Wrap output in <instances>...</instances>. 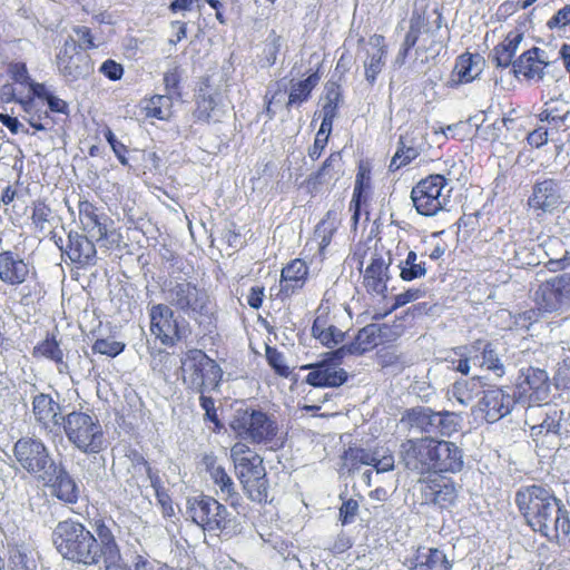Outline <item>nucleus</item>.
<instances>
[{
  "label": "nucleus",
  "instance_id": "nucleus-1",
  "mask_svg": "<svg viewBox=\"0 0 570 570\" xmlns=\"http://www.w3.org/2000/svg\"><path fill=\"white\" fill-rule=\"evenodd\" d=\"M400 458L404 466L421 475L459 473L463 466V452L451 441L425 435L401 443Z\"/></svg>",
  "mask_w": 570,
  "mask_h": 570
},
{
  "label": "nucleus",
  "instance_id": "nucleus-2",
  "mask_svg": "<svg viewBox=\"0 0 570 570\" xmlns=\"http://www.w3.org/2000/svg\"><path fill=\"white\" fill-rule=\"evenodd\" d=\"M52 542L58 553L71 563L95 567L102 563L98 539L82 522L66 519L52 531Z\"/></svg>",
  "mask_w": 570,
  "mask_h": 570
},
{
  "label": "nucleus",
  "instance_id": "nucleus-3",
  "mask_svg": "<svg viewBox=\"0 0 570 570\" xmlns=\"http://www.w3.org/2000/svg\"><path fill=\"white\" fill-rule=\"evenodd\" d=\"M0 282L9 287H21L19 304L24 307L33 306L46 295L43 284L38 281L35 265L12 249L0 252Z\"/></svg>",
  "mask_w": 570,
  "mask_h": 570
},
{
  "label": "nucleus",
  "instance_id": "nucleus-4",
  "mask_svg": "<svg viewBox=\"0 0 570 570\" xmlns=\"http://www.w3.org/2000/svg\"><path fill=\"white\" fill-rule=\"evenodd\" d=\"M163 292L169 306L193 318L195 322L215 318L217 305L208 289L186 277L165 282Z\"/></svg>",
  "mask_w": 570,
  "mask_h": 570
},
{
  "label": "nucleus",
  "instance_id": "nucleus-5",
  "mask_svg": "<svg viewBox=\"0 0 570 570\" xmlns=\"http://www.w3.org/2000/svg\"><path fill=\"white\" fill-rule=\"evenodd\" d=\"M230 459L247 497L257 503L268 499V480L263 458L244 442L230 448Z\"/></svg>",
  "mask_w": 570,
  "mask_h": 570
},
{
  "label": "nucleus",
  "instance_id": "nucleus-6",
  "mask_svg": "<svg viewBox=\"0 0 570 570\" xmlns=\"http://www.w3.org/2000/svg\"><path fill=\"white\" fill-rule=\"evenodd\" d=\"M149 332L155 342L166 348L186 344L193 335V327L171 306L157 303L148 308Z\"/></svg>",
  "mask_w": 570,
  "mask_h": 570
},
{
  "label": "nucleus",
  "instance_id": "nucleus-7",
  "mask_svg": "<svg viewBox=\"0 0 570 570\" xmlns=\"http://www.w3.org/2000/svg\"><path fill=\"white\" fill-rule=\"evenodd\" d=\"M440 22L441 17L438 19V24L432 28L429 26L423 13L413 12L396 61L403 63L413 49L415 50V59L420 60L421 63H426L434 59L441 48V42L438 40V32L441 28Z\"/></svg>",
  "mask_w": 570,
  "mask_h": 570
},
{
  "label": "nucleus",
  "instance_id": "nucleus-8",
  "mask_svg": "<svg viewBox=\"0 0 570 570\" xmlns=\"http://www.w3.org/2000/svg\"><path fill=\"white\" fill-rule=\"evenodd\" d=\"M180 372L184 384L200 394L216 390L223 380L219 364L200 348H189L184 353Z\"/></svg>",
  "mask_w": 570,
  "mask_h": 570
},
{
  "label": "nucleus",
  "instance_id": "nucleus-9",
  "mask_svg": "<svg viewBox=\"0 0 570 570\" xmlns=\"http://www.w3.org/2000/svg\"><path fill=\"white\" fill-rule=\"evenodd\" d=\"M69 442L86 454H98L106 448V436L98 416L94 412L72 411L62 419Z\"/></svg>",
  "mask_w": 570,
  "mask_h": 570
},
{
  "label": "nucleus",
  "instance_id": "nucleus-10",
  "mask_svg": "<svg viewBox=\"0 0 570 570\" xmlns=\"http://www.w3.org/2000/svg\"><path fill=\"white\" fill-rule=\"evenodd\" d=\"M187 513L195 524L209 533H230L237 527L236 518L210 495L200 494L188 499Z\"/></svg>",
  "mask_w": 570,
  "mask_h": 570
},
{
  "label": "nucleus",
  "instance_id": "nucleus-11",
  "mask_svg": "<svg viewBox=\"0 0 570 570\" xmlns=\"http://www.w3.org/2000/svg\"><path fill=\"white\" fill-rule=\"evenodd\" d=\"M79 224L83 233L108 248H119L122 243L121 228L101 208L88 199L78 203Z\"/></svg>",
  "mask_w": 570,
  "mask_h": 570
},
{
  "label": "nucleus",
  "instance_id": "nucleus-12",
  "mask_svg": "<svg viewBox=\"0 0 570 570\" xmlns=\"http://www.w3.org/2000/svg\"><path fill=\"white\" fill-rule=\"evenodd\" d=\"M232 431L254 444L272 442L278 433V424L266 412L252 407L239 409L229 422Z\"/></svg>",
  "mask_w": 570,
  "mask_h": 570
},
{
  "label": "nucleus",
  "instance_id": "nucleus-13",
  "mask_svg": "<svg viewBox=\"0 0 570 570\" xmlns=\"http://www.w3.org/2000/svg\"><path fill=\"white\" fill-rule=\"evenodd\" d=\"M56 67L59 76L69 83L85 80L95 72L91 56L71 37L63 41L57 52Z\"/></svg>",
  "mask_w": 570,
  "mask_h": 570
},
{
  "label": "nucleus",
  "instance_id": "nucleus-14",
  "mask_svg": "<svg viewBox=\"0 0 570 570\" xmlns=\"http://www.w3.org/2000/svg\"><path fill=\"white\" fill-rule=\"evenodd\" d=\"M42 83L29 81V83L18 85L17 82L4 83L0 89V99L2 102H17L27 115V122L36 130L47 129L50 115L48 110L38 107L37 96H33L36 86Z\"/></svg>",
  "mask_w": 570,
  "mask_h": 570
},
{
  "label": "nucleus",
  "instance_id": "nucleus-15",
  "mask_svg": "<svg viewBox=\"0 0 570 570\" xmlns=\"http://www.w3.org/2000/svg\"><path fill=\"white\" fill-rule=\"evenodd\" d=\"M559 501L550 489L538 484L520 488L514 498L515 505L530 529L554 509Z\"/></svg>",
  "mask_w": 570,
  "mask_h": 570
},
{
  "label": "nucleus",
  "instance_id": "nucleus-16",
  "mask_svg": "<svg viewBox=\"0 0 570 570\" xmlns=\"http://www.w3.org/2000/svg\"><path fill=\"white\" fill-rule=\"evenodd\" d=\"M448 179L442 174H431L420 179L411 190V200L417 214L426 217L435 216L448 204L443 189Z\"/></svg>",
  "mask_w": 570,
  "mask_h": 570
},
{
  "label": "nucleus",
  "instance_id": "nucleus-17",
  "mask_svg": "<svg viewBox=\"0 0 570 570\" xmlns=\"http://www.w3.org/2000/svg\"><path fill=\"white\" fill-rule=\"evenodd\" d=\"M421 504L433 507L440 511L453 507L459 491L455 481L445 473L429 474L419 480Z\"/></svg>",
  "mask_w": 570,
  "mask_h": 570
},
{
  "label": "nucleus",
  "instance_id": "nucleus-18",
  "mask_svg": "<svg viewBox=\"0 0 570 570\" xmlns=\"http://www.w3.org/2000/svg\"><path fill=\"white\" fill-rule=\"evenodd\" d=\"M517 400L529 406L547 403L550 395V380L544 370L529 366L520 371L515 385Z\"/></svg>",
  "mask_w": 570,
  "mask_h": 570
},
{
  "label": "nucleus",
  "instance_id": "nucleus-19",
  "mask_svg": "<svg viewBox=\"0 0 570 570\" xmlns=\"http://www.w3.org/2000/svg\"><path fill=\"white\" fill-rule=\"evenodd\" d=\"M373 167L370 160L361 159L356 166V174L353 187V194L348 204L351 220L354 227L357 226L362 213L368 215V206L373 198Z\"/></svg>",
  "mask_w": 570,
  "mask_h": 570
},
{
  "label": "nucleus",
  "instance_id": "nucleus-20",
  "mask_svg": "<svg viewBox=\"0 0 570 570\" xmlns=\"http://www.w3.org/2000/svg\"><path fill=\"white\" fill-rule=\"evenodd\" d=\"M403 333L402 326L371 323L358 330L354 340L348 343L351 355L361 356L373 351L379 345V340L395 342Z\"/></svg>",
  "mask_w": 570,
  "mask_h": 570
},
{
  "label": "nucleus",
  "instance_id": "nucleus-21",
  "mask_svg": "<svg viewBox=\"0 0 570 570\" xmlns=\"http://www.w3.org/2000/svg\"><path fill=\"white\" fill-rule=\"evenodd\" d=\"M531 530L549 542L562 546L570 542V513L559 501Z\"/></svg>",
  "mask_w": 570,
  "mask_h": 570
},
{
  "label": "nucleus",
  "instance_id": "nucleus-22",
  "mask_svg": "<svg viewBox=\"0 0 570 570\" xmlns=\"http://www.w3.org/2000/svg\"><path fill=\"white\" fill-rule=\"evenodd\" d=\"M535 308L524 313L525 318L537 321L543 314L561 311L568 304L558 276L541 283L535 292Z\"/></svg>",
  "mask_w": 570,
  "mask_h": 570
},
{
  "label": "nucleus",
  "instance_id": "nucleus-23",
  "mask_svg": "<svg viewBox=\"0 0 570 570\" xmlns=\"http://www.w3.org/2000/svg\"><path fill=\"white\" fill-rule=\"evenodd\" d=\"M341 226V213L334 208L328 209L322 219L315 225L311 239L307 240L304 246V252L312 243H315L317 246L316 254L309 257L311 263H313L314 258H316L321 264L326 261L327 248L332 244Z\"/></svg>",
  "mask_w": 570,
  "mask_h": 570
},
{
  "label": "nucleus",
  "instance_id": "nucleus-24",
  "mask_svg": "<svg viewBox=\"0 0 570 570\" xmlns=\"http://www.w3.org/2000/svg\"><path fill=\"white\" fill-rule=\"evenodd\" d=\"M13 454L18 463L32 474L45 471L50 461L46 445L33 438L19 439L14 444Z\"/></svg>",
  "mask_w": 570,
  "mask_h": 570
},
{
  "label": "nucleus",
  "instance_id": "nucleus-25",
  "mask_svg": "<svg viewBox=\"0 0 570 570\" xmlns=\"http://www.w3.org/2000/svg\"><path fill=\"white\" fill-rule=\"evenodd\" d=\"M309 279V267L305 259L293 258L286 263L279 276V288L276 297L281 301L288 299L298 294Z\"/></svg>",
  "mask_w": 570,
  "mask_h": 570
},
{
  "label": "nucleus",
  "instance_id": "nucleus-26",
  "mask_svg": "<svg viewBox=\"0 0 570 570\" xmlns=\"http://www.w3.org/2000/svg\"><path fill=\"white\" fill-rule=\"evenodd\" d=\"M32 414L37 424L48 433L58 434L61 431V406L50 394L39 393L32 399Z\"/></svg>",
  "mask_w": 570,
  "mask_h": 570
},
{
  "label": "nucleus",
  "instance_id": "nucleus-27",
  "mask_svg": "<svg viewBox=\"0 0 570 570\" xmlns=\"http://www.w3.org/2000/svg\"><path fill=\"white\" fill-rule=\"evenodd\" d=\"M344 175V160L341 150L332 151L322 165L305 180L311 193L318 191L322 186L334 187Z\"/></svg>",
  "mask_w": 570,
  "mask_h": 570
},
{
  "label": "nucleus",
  "instance_id": "nucleus-28",
  "mask_svg": "<svg viewBox=\"0 0 570 570\" xmlns=\"http://www.w3.org/2000/svg\"><path fill=\"white\" fill-rule=\"evenodd\" d=\"M547 67L544 51L533 46L515 58L511 72L518 79L539 82L543 79Z\"/></svg>",
  "mask_w": 570,
  "mask_h": 570
},
{
  "label": "nucleus",
  "instance_id": "nucleus-29",
  "mask_svg": "<svg viewBox=\"0 0 570 570\" xmlns=\"http://www.w3.org/2000/svg\"><path fill=\"white\" fill-rule=\"evenodd\" d=\"M95 532L98 539V551L102 559L105 570L119 568L121 561L120 548L112 530L104 519L95 521Z\"/></svg>",
  "mask_w": 570,
  "mask_h": 570
},
{
  "label": "nucleus",
  "instance_id": "nucleus-30",
  "mask_svg": "<svg viewBox=\"0 0 570 570\" xmlns=\"http://www.w3.org/2000/svg\"><path fill=\"white\" fill-rule=\"evenodd\" d=\"M303 368L312 370L306 375L305 382L314 387H338L348 379V374L344 368L335 366L330 361L309 364Z\"/></svg>",
  "mask_w": 570,
  "mask_h": 570
},
{
  "label": "nucleus",
  "instance_id": "nucleus-31",
  "mask_svg": "<svg viewBox=\"0 0 570 570\" xmlns=\"http://www.w3.org/2000/svg\"><path fill=\"white\" fill-rule=\"evenodd\" d=\"M478 406L483 419L488 423H494L511 412L512 401L502 389L494 387L484 391Z\"/></svg>",
  "mask_w": 570,
  "mask_h": 570
},
{
  "label": "nucleus",
  "instance_id": "nucleus-32",
  "mask_svg": "<svg viewBox=\"0 0 570 570\" xmlns=\"http://www.w3.org/2000/svg\"><path fill=\"white\" fill-rule=\"evenodd\" d=\"M202 463L213 482L219 487L223 500L233 507L237 505L238 493L235 490L234 481L226 472V469L218 464L217 456L214 453H206L202 458Z\"/></svg>",
  "mask_w": 570,
  "mask_h": 570
},
{
  "label": "nucleus",
  "instance_id": "nucleus-33",
  "mask_svg": "<svg viewBox=\"0 0 570 570\" xmlns=\"http://www.w3.org/2000/svg\"><path fill=\"white\" fill-rule=\"evenodd\" d=\"M524 39V33L514 28L510 30L504 38L498 42L491 50L489 59L497 69L512 68L515 53L520 47V43Z\"/></svg>",
  "mask_w": 570,
  "mask_h": 570
},
{
  "label": "nucleus",
  "instance_id": "nucleus-34",
  "mask_svg": "<svg viewBox=\"0 0 570 570\" xmlns=\"http://www.w3.org/2000/svg\"><path fill=\"white\" fill-rule=\"evenodd\" d=\"M68 258L78 267L94 266L97 258V249L92 238L77 232L68 234V244L65 249Z\"/></svg>",
  "mask_w": 570,
  "mask_h": 570
},
{
  "label": "nucleus",
  "instance_id": "nucleus-35",
  "mask_svg": "<svg viewBox=\"0 0 570 570\" xmlns=\"http://www.w3.org/2000/svg\"><path fill=\"white\" fill-rule=\"evenodd\" d=\"M389 267L390 263H386L382 255L375 254L372 257L363 275V285L367 293L386 296L390 279Z\"/></svg>",
  "mask_w": 570,
  "mask_h": 570
},
{
  "label": "nucleus",
  "instance_id": "nucleus-36",
  "mask_svg": "<svg viewBox=\"0 0 570 570\" xmlns=\"http://www.w3.org/2000/svg\"><path fill=\"white\" fill-rule=\"evenodd\" d=\"M453 562L435 547H419L410 559L409 570H452Z\"/></svg>",
  "mask_w": 570,
  "mask_h": 570
},
{
  "label": "nucleus",
  "instance_id": "nucleus-37",
  "mask_svg": "<svg viewBox=\"0 0 570 570\" xmlns=\"http://www.w3.org/2000/svg\"><path fill=\"white\" fill-rule=\"evenodd\" d=\"M321 78L322 73L320 68H317L304 79H291L285 102L286 109L299 108L303 104L307 102L312 98V94L318 86Z\"/></svg>",
  "mask_w": 570,
  "mask_h": 570
},
{
  "label": "nucleus",
  "instance_id": "nucleus-38",
  "mask_svg": "<svg viewBox=\"0 0 570 570\" xmlns=\"http://www.w3.org/2000/svg\"><path fill=\"white\" fill-rule=\"evenodd\" d=\"M560 194L553 179L538 181L529 197V206L541 213L551 212L559 205Z\"/></svg>",
  "mask_w": 570,
  "mask_h": 570
},
{
  "label": "nucleus",
  "instance_id": "nucleus-39",
  "mask_svg": "<svg viewBox=\"0 0 570 570\" xmlns=\"http://www.w3.org/2000/svg\"><path fill=\"white\" fill-rule=\"evenodd\" d=\"M370 45L375 49L365 60V79L370 85H374L377 76L383 70L385 57L387 55V45L383 35L374 33L370 37Z\"/></svg>",
  "mask_w": 570,
  "mask_h": 570
},
{
  "label": "nucleus",
  "instance_id": "nucleus-40",
  "mask_svg": "<svg viewBox=\"0 0 570 570\" xmlns=\"http://www.w3.org/2000/svg\"><path fill=\"white\" fill-rule=\"evenodd\" d=\"M312 335L323 346L332 348L345 340V332L331 324L327 315H318L312 325Z\"/></svg>",
  "mask_w": 570,
  "mask_h": 570
},
{
  "label": "nucleus",
  "instance_id": "nucleus-41",
  "mask_svg": "<svg viewBox=\"0 0 570 570\" xmlns=\"http://www.w3.org/2000/svg\"><path fill=\"white\" fill-rule=\"evenodd\" d=\"M174 98L167 95H151L142 99V111L146 118L169 121L174 116Z\"/></svg>",
  "mask_w": 570,
  "mask_h": 570
},
{
  "label": "nucleus",
  "instance_id": "nucleus-42",
  "mask_svg": "<svg viewBox=\"0 0 570 570\" xmlns=\"http://www.w3.org/2000/svg\"><path fill=\"white\" fill-rule=\"evenodd\" d=\"M51 493L58 500L73 504L78 501L79 490L75 480L66 470H60L51 480Z\"/></svg>",
  "mask_w": 570,
  "mask_h": 570
},
{
  "label": "nucleus",
  "instance_id": "nucleus-43",
  "mask_svg": "<svg viewBox=\"0 0 570 570\" xmlns=\"http://www.w3.org/2000/svg\"><path fill=\"white\" fill-rule=\"evenodd\" d=\"M459 350H462V347H459ZM463 350H468L470 355L481 352L483 358L482 365H484L487 370L493 372L497 376L504 374V366L490 342L475 340L472 344L464 346Z\"/></svg>",
  "mask_w": 570,
  "mask_h": 570
},
{
  "label": "nucleus",
  "instance_id": "nucleus-44",
  "mask_svg": "<svg viewBox=\"0 0 570 570\" xmlns=\"http://www.w3.org/2000/svg\"><path fill=\"white\" fill-rule=\"evenodd\" d=\"M342 102V90L337 82L330 81L325 86L324 102L322 104V122L333 125Z\"/></svg>",
  "mask_w": 570,
  "mask_h": 570
},
{
  "label": "nucleus",
  "instance_id": "nucleus-45",
  "mask_svg": "<svg viewBox=\"0 0 570 570\" xmlns=\"http://www.w3.org/2000/svg\"><path fill=\"white\" fill-rule=\"evenodd\" d=\"M404 417L412 425L425 433H436L438 412L430 407H412L406 410Z\"/></svg>",
  "mask_w": 570,
  "mask_h": 570
},
{
  "label": "nucleus",
  "instance_id": "nucleus-46",
  "mask_svg": "<svg viewBox=\"0 0 570 570\" xmlns=\"http://www.w3.org/2000/svg\"><path fill=\"white\" fill-rule=\"evenodd\" d=\"M561 416V412L553 411L548 413L540 424L531 426L530 435L533 441L538 444L543 442L544 438L560 435Z\"/></svg>",
  "mask_w": 570,
  "mask_h": 570
},
{
  "label": "nucleus",
  "instance_id": "nucleus-47",
  "mask_svg": "<svg viewBox=\"0 0 570 570\" xmlns=\"http://www.w3.org/2000/svg\"><path fill=\"white\" fill-rule=\"evenodd\" d=\"M482 384L479 377L456 381L452 385V396L462 405L470 404L481 393Z\"/></svg>",
  "mask_w": 570,
  "mask_h": 570
},
{
  "label": "nucleus",
  "instance_id": "nucleus-48",
  "mask_svg": "<svg viewBox=\"0 0 570 570\" xmlns=\"http://www.w3.org/2000/svg\"><path fill=\"white\" fill-rule=\"evenodd\" d=\"M35 358H47L55 362L57 365L63 364V352L53 334H48L45 340L39 342L32 350Z\"/></svg>",
  "mask_w": 570,
  "mask_h": 570
},
{
  "label": "nucleus",
  "instance_id": "nucleus-49",
  "mask_svg": "<svg viewBox=\"0 0 570 570\" xmlns=\"http://www.w3.org/2000/svg\"><path fill=\"white\" fill-rule=\"evenodd\" d=\"M372 453L363 448L348 446L341 456L342 466L348 472H353L362 465H371L374 462Z\"/></svg>",
  "mask_w": 570,
  "mask_h": 570
},
{
  "label": "nucleus",
  "instance_id": "nucleus-50",
  "mask_svg": "<svg viewBox=\"0 0 570 570\" xmlns=\"http://www.w3.org/2000/svg\"><path fill=\"white\" fill-rule=\"evenodd\" d=\"M400 277L402 281L411 282L426 275L425 262H417V254L410 250L406 258L399 265Z\"/></svg>",
  "mask_w": 570,
  "mask_h": 570
},
{
  "label": "nucleus",
  "instance_id": "nucleus-51",
  "mask_svg": "<svg viewBox=\"0 0 570 570\" xmlns=\"http://www.w3.org/2000/svg\"><path fill=\"white\" fill-rule=\"evenodd\" d=\"M424 294L425 292L421 288H407L403 293H400L394 296V302L389 308H386L383 312H375L372 316V320L376 322L381 321L387 315H390L392 312L396 311L397 308L423 297Z\"/></svg>",
  "mask_w": 570,
  "mask_h": 570
},
{
  "label": "nucleus",
  "instance_id": "nucleus-52",
  "mask_svg": "<svg viewBox=\"0 0 570 570\" xmlns=\"http://www.w3.org/2000/svg\"><path fill=\"white\" fill-rule=\"evenodd\" d=\"M32 95L37 96L38 104L40 101L46 102L51 112L62 114V115L69 114V106H68L67 101H65L63 99H60L59 97L55 96L52 92L48 91L43 83L41 86H36ZM38 107L41 109V107L39 105H38Z\"/></svg>",
  "mask_w": 570,
  "mask_h": 570
},
{
  "label": "nucleus",
  "instance_id": "nucleus-53",
  "mask_svg": "<svg viewBox=\"0 0 570 570\" xmlns=\"http://www.w3.org/2000/svg\"><path fill=\"white\" fill-rule=\"evenodd\" d=\"M183 71L179 66L168 69L163 77L165 95L178 100L183 97Z\"/></svg>",
  "mask_w": 570,
  "mask_h": 570
},
{
  "label": "nucleus",
  "instance_id": "nucleus-54",
  "mask_svg": "<svg viewBox=\"0 0 570 570\" xmlns=\"http://www.w3.org/2000/svg\"><path fill=\"white\" fill-rule=\"evenodd\" d=\"M31 223L37 232H43L52 218V209L46 199H37L31 204Z\"/></svg>",
  "mask_w": 570,
  "mask_h": 570
},
{
  "label": "nucleus",
  "instance_id": "nucleus-55",
  "mask_svg": "<svg viewBox=\"0 0 570 570\" xmlns=\"http://www.w3.org/2000/svg\"><path fill=\"white\" fill-rule=\"evenodd\" d=\"M283 38L274 29L269 31L267 42L263 49L262 66L272 67L276 63L281 52Z\"/></svg>",
  "mask_w": 570,
  "mask_h": 570
},
{
  "label": "nucleus",
  "instance_id": "nucleus-56",
  "mask_svg": "<svg viewBox=\"0 0 570 570\" xmlns=\"http://www.w3.org/2000/svg\"><path fill=\"white\" fill-rule=\"evenodd\" d=\"M216 108V101L212 95H199L196 99V106L193 111V117L196 122L208 124L212 114Z\"/></svg>",
  "mask_w": 570,
  "mask_h": 570
},
{
  "label": "nucleus",
  "instance_id": "nucleus-57",
  "mask_svg": "<svg viewBox=\"0 0 570 570\" xmlns=\"http://www.w3.org/2000/svg\"><path fill=\"white\" fill-rule=\"evenodd\" d=\"M460 416L450 411L438 412L436 433L442 436H451L459 431Z\"/></svg>",
  "mask_w": 570,
  "mask_h": 570
},
{
  "label": "nucleus",
  "instance_id": "nucleus-58",
  "mask_svg": "<svg viewBox=\"0 0 570 570\" xmlns=\"http://www.w3.org/2000/svg\"><path fill=\"white\" fill-rule=\"evenodd\" d=\"M333 125L327 122H321L320 129L316 132L313 145L308 148L307 155L312 160H317L324 153L330 135L332 132Z\"/></svg>",
  "mask_w": 570,
  "mask_h": 570
},
{
  "label": "nucleus",
  "instance_id": "nucleus-59",
  "mask_svg": "<svg viewBox=\"0 0 570 570\" xmlns=\"http://www.w3.org/2000/svg\"><path fill=\"white\" fill-rule=\"evenodd\" d=\"M126 345L122 342L116 341L112 337L97 338L91 350L95 354L106 355L108 357H116L124 352Z\"/></svg>",
  "mask_w": 570,
  "mask_h": 570
},
{
  "label": "nucleus",
  "instance_id": "nucleus-60",
  "mask_svg": "<svg viewBox=\"0 0 570 570\" xmlns=\"http://www.w3.org/2000/svg\"><path fill=\"white\" fill-rule=\"evenodd\" d=\"M266 361L268 365L274 370V372L282 376V377H288L291 374L289 367L284 362V355L282 352H279L276 347L266 346L265 351Z\"/></svg>",
  "mask_w": 570,
  "mask_h": 570
},
{
  "label": "nucleus",
  "instance_id": "nucleus-61",
  "mask_svg": "<svg viewBox=\"0 0 570 570\" xmlns=\"http://www.w3.org/2000/svg\"><path fill=\"white\" fill-rule=\"evenodd\" d=\"M419 156L417 150L414 147L405 146L403 141H401L397 147L396 153L391 159L390 168L393 170H397L411 161H413Z\"/></svg>",
  "mask_w": 570,
  "mask_h": 570
},
{
  "label": "nucleus",
  "instance_id": "nucleus-62",
  "mask_svg": "<svg viewBox=\"0 0 570 570\" xmlns=\"http://www.w3.org/2000/svg\"><path fill=\"white\" fill-rule=\"evenodd\" d=\"M473 57L471 53L461 55L454 67V72L462 83L471 82L475 76L472 73Z\"/></svg>",
  "mask_w": 570,
  "mask_h": 570
},
{
  "label": "nucleus",
  "instance_id": "nucleus-63",
  "mask_svg": "<svg viewBox=\"0 0 570 570\" xmlns=\"http://www.w3.org/2000/svg\"><path fill=\"white\" fill-rule=\"evenodd\" d=\"M374 462L371 465L376 470L377 473L389 472L394 469L395 460L394 455L390 450L375 449L373 451Z\"/></svg>",
  "mask_w": 570,
  "mask_h": 570
},
{
  "label": "nucleus",
  "instance_id": "nucleus-64",
  "mask_svg": "<svg viewBox=\"0 0 570 570\" xmlns=\"http://www.w3.org/2000/svg\"><path fill=\"white\" fill-rule=\"evenodd\" d=\"M376 361L382 367H391L399 365L402 362V356L396 346H382L376 352Z\"/></svg>",
  "mask_w": 570,
  "mask_h": 570
}]
</instances>
